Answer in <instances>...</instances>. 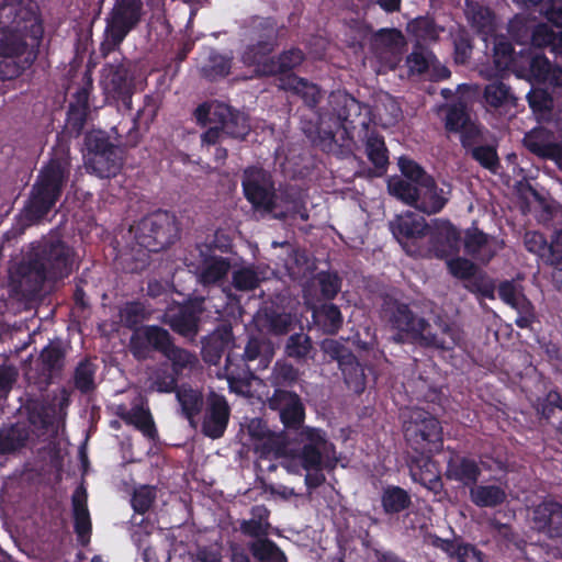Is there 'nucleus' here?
<instances>
[{"mask_svg":"<svg viewBox=\"0 0 562 562\" xmlns=\"http://www.w3.org/2000/svg\"><path fill=\"white\" fill-rule=\"evenodd\" d=\"M43 35L35 0H3L0 4V80L18 77L36 58Z\"/></svg>","mask_w":562,"mask_h":562,"instance_id":"obj_1","label":"nucleus"},{"mask_svg":"<svg viewBox=\"0 0 562 562\" xmlns=\"http://www.w3.org/2000/svg\"><path fill=\"white\" fill-rule=\"evenodd\" d=\"M74 262V249L58 236L49 235L32 244L30 251L10 271L11 284L23 296L34 295L45 280L67 277Z\"/></svg>","mask_w":562,"mask_h":562,"instance_id":"obj_2","label":"nucleus"},{"mask_svg":"<svg viewBox=\"0 0 562 562\" xmlns=\"http://www.w3.org/2000/svg\"><path fill=\"white\" fill-rule=\"evenodd\" d=\"M380 316L393 331L392 340L397 344L416 342L424 347L452 350L463 340V333L456 324L437 318V330L432 331L424 317L415 314L408 304L393 297L384 299Z\"/></svg>","mask_w":562,"mask_h":562,"instance_id":"obj_3","label":"nucleus"},{"mask_svg":"<svg viewBox=\"0 0 562 562\" xmlns=\"http://www.w3.org/2000/svg\"><path fill=\"white\" fill-rule=\"evenodd\" d=\"M296 443V448L289 449L284 468L292 473L305 470L306 486L316 488L325 482L322 470L334 469L337 464L335 446L328 440L323 429L308 426L299 431Z\"/></svg>","mask_w":562,"mask_h":562,"instance_id":"obj_4","label":"nucleus"},{"mask_svg":"<svg viewBox=\"0 0 562 562\" xmlns=\"http://www.w3.org/2000/svg\"><path fill=\"white\" fill-rule=\"evenodd\" d=\"M70 175L68 148L54 153L49 161L41 169L32 187L30 198L22 211L25 225L41 221L59 200Z\"/></svg>","mask_w":562,"mask_h":562,"instance_id":"obj_5","label":"nucleus"},{"mask_svg":"<svg viewBox=\"0 0 562 562\" xmlns=\"http://www.w3.org/2000/svg\"><path fill=\"white\" fill-rule=\"evenodd\" d=\"M143 14L142 0H114L105 19L104 40L100 47L104 57L120 47L126 35L138 25Z\"/></svg>","mask_w":562,"mask_h":562,"instance_id":"obj_6","label":"nucleus"},{"mask_svg":"<svg viewBox=\"0 0 562 562\" xmlns=\"http://www.w3.org/2000/svg\"><path fill=\"white\" fill-rule=\"evenodd\" d=\"M387 189L392 195L427 214L438 213L448 201L445 191L437 187L432 177L424 178V182L418 186L407 180L389 179Z\"/></svg>","mask_w":562,"mask_h":562,"instance_id":"obj_7","label":"nucleus"},{"mask_svg":"<svg viewBox=\"0 0 562 562\" xmlns=\"http://www.w3.org/2000/svg\"><path fill=\"white\" fill-rule=\"evenodd\" d=\"M131 231L140 247L154 252L165 249L178 237L176 218L165 211L143 217Z\"/></svg>","mask_w":562,"mask_h":562,"instance_id":"obj_8","label":"nucleus"},{"mask_svg":"<svg viewBox=\"0 0 562 562\" xmlns=\"http://www.w3.org/2000/svg\"><path fill=\"white\" fill-rule=\"evenodd\" d=\"M272 50V43L270 41H260L257 45L249 46L243 54V61L246 65H255L256 72L260 76H276L285 77L291 75V70L300 66L304 60V54L301 49L292 48L282 53L278 59L267 56Z\"/></svg>","mask_w":562,"mask_h":562,"instance_id":"obj_9","label":"nucleus"},{"mask_svg":"<svg viewBox=\"0 0 562 562\" xmlns=\"http://www.w3.org/2000/svg\"><path fill=\"white\" fill-rule=\"evenodd\" d=\"M407 442L420 453L438 451L442 446V428L430 413L414 408L404 422Z\"/></svg>","mask_w":562,"mask_h":562,"instance_id":"obj_10","label":"nucleus"},{"mask_svg":"<svg viewBox=\"0 0 562 562\" xmlns=\"http://www.w3.org/2000/svg\"><path fill=\"white\" fill-rule=\"evenodd\" d=\"M124 130L121 124L112 128L117 136V146L109 144L103 138L88 137L90 154L85 162V167L89 173L95 175L99 178H111L120 173L123 158L119 148L121 146L119 140L123 139Z\"/></svg>","mask_w":562,"mask_h":562,"instance_id":"obj_11","label":"nucleus"},{"mask_svg":"<svg viewBox=\"0 0 562 562\" xmlns=\"http://www.w3.org/2000/svg\"><path fill=\"white\" fill-rule=\"evenodd\" d=\"M194 116L203 126L220 124L226 136L234 139L243 140L250 132L248 116L239 111H233L224 103H203L195 109Z\"/></svg>","mask_w":562,"mask_h":562,"instance_id":"obj_12","label":"nucleus"},{"mask_svg":"<svg viewBox=\"0 0 562 562\" xmlns=\"http://www.w3.org/2000/svg\"><path fill=\"white\" fill-rule=\"evenodd\" d=\"M241 186L246 199L256 210L270 213L276 209L274 183L268 171L259 167L245 169Z\"/></svg>","mask_w":562,"mask_h":562,"instance_id":"obj_13","label":"nucleus"},{"mask_svg":"<svg viewBox=\"0 0 562 562\" xmlns=\"http://www.w3.org/2000/svg\"><path fill=\"white\" fill-rule=\"evenodd\" d=\"M428 245L419 247L417 254L424 257L447 258L459 251L461 236L459 231L445 220H435L429 226Z\"/></svg>","mask_w":562,"mask_h":562,"instance_id":"obj_14","label":"nucleus"},{"mask_svg":"<svg viewBox=\"0 0 562 562\" xmlns=\"http://www.w3.org/2000/svg\"><path fill=\"white\" fill-rule=\"evenodd\" d=\"M231 408L226 398L210 391L205 398L202 431L205 436L217 439L223 436L229 419Z\"/></svg>","mask_w":562,"mask_h":562,"instance_id":"obj_15","label":"nucleus"},{"mask_svg":"<svg viewBox=\"0 0 562 562\" xmlns=\"http://www.w3.org/2000/svg\"><path fill=\"white\" fill-rule=\"evenodd\" d=\"M201 261L196 267L198 281L204 285H221L232 269L228 258L212 254L207 246L199 248Z\"/></svg>","mask_w":562,"mask_h":562,"instance_id":"obj_16","label":"nucleus"},{"mask_svg":"<svg viewBox=\"0 0 562 562\" xmlns=\"http://www.w3.org/2000/svg\"><path fill=\"white\" fill-rule=\"evenodd\" d=\"M532 528L550 539L562 537V505L544 501L532 509Z\"/></svg>","mask_w":562,"mask_h":562,"instance_id":"obj_17","label":"nucleus"},{"mask_svg":"<svg viewBox=\"0 0 562 562\" xmlns=\"http://www.w3.org/2000/svg\"><path fill=\"white\" fill-rule=\"evenodd\" d=\"M168 330L159 326L137 328L130 339V350L137 360L150 358L151 350L161 351L167 341Z\"/></svg>","mask_w":562,"mask_h":562,"instance_id":"obj_18","label":"nucleus"},{"mask_svg":"<svg viewBox=\"0 0 562 562\" xmlns=\"http://www.w3.org/2000/svg\"><path fill=\"white\" fill-rule=\"evenodd\" d=\"M269 406L279 412L285 427L297 428L304 420L305 412L297 394L277 389L269 398Z\"/></svg>","mask_w":562,"mask_h":562,"instance_id":"obj_19","label":"nucleus"},{"mask_svg":"<svg viewBox=\"0 0 562 562\" xmlns=\"http://www.w3.org/2000/svg\"><path fill=\"white\" fill-rule=\"evenodd\" d=\"M526 148L540 158L562 161V143L550 131L539 127L528 132L524 137Z\"/></svg>","mask_w":562,"mask_h":562,"instance_id":"obj_20","label":"nucleus"},{"mask_svg":"<svg viewBox=\"0 0 562 562\" xmlns=\"http://www.w3.org/2000/svg\"><path fill=\"white\" fill-rule=\"evenodd\" d=\"M502 247L501 241L476 227H471L465 232L464 249L481 262H488Z\"/></svg>","mask_w":562,"mask_h":562,"instance_id":"obj_21","label":"nucleus"},{"mask_svg":"<svg viewBox=\"0 0 562 562\" xmlns=\"http://www.w3.org/2000/svg\"><path fill=\"white\" fill-rule=\"evenodd\" d=\"M429 226L425 218L414 212H406L397 215L391 223L390 228L398 241L418 240L427 237Z\"/></svg>","mask_w":562,"mask_h":562,"instance_id":"obj_22","label":"nucleus"},{"mask_svg":"<svg viewBox=\"0 0 562 562\" xmlns=\"http://www.w3.org/2000/svg\"><path fill=\"white\" fill-rule=\"evenodd\" d=\"M115 414L126 424L133 425L140 430L144 436L154 438L156 434L155 424L149 409L144 406L140 397L135 400L131 408L124 404L117 405L115 407Z\"/></svg>","mask_w":562,"mask_h":562,"instance_id":"obj_23","label":"nucleus"},{"mask_svg":"<svg viewBox=\"0 0 562 562\" xmlns=\"http://www.w3.org/2000/svg\"><path fill=\"white\" fill-rule=\"evenodd\" d=\"M336 102L340 105L337 111V117L341 124V127L346 133H350L357 127L361 128L360 120L367 117L369 123L371 110L368 105L361 104L355 98L349 95H337Z\"/></svg>","mask_w":562,"mask_h":562,"instance_id":"obj_24","label":"nucleus"},{"mask_svg":"<svg viewBox=\"0 0 562 562\" xmlns=\"http://www.w3.org/2000/svg\"><path fill=\"white\" fill-rule=\"evenodd\" d=\"M247 430L252 439L255 450L261 456L279 453L281 451V436L270 431L263 420L259 418L250 419Z\"/></svg>","mask_w":562,"mask_h":562,"instance_id":"obj_25","label":"nucleus"},{"mask_svg":"<svg viewBox=\"0 0 562 562\" xmlns=\"http://www.w3.org/2000/svg\"><path fill=\"white\" fill-rule=\"evenodd\" d=\"M160 353L168 359L170 369L177 376L186 372H192L200 366L198 356L194 352L176 346L171 340L170 334H168L167 341Z\"/></svg>","mask_w":562,"mask_h":562,"instance_id":"obj_26","label":"nucleus"},{"mask_svg":"<svg viewBox=\"0 0 562 562\" xmlns=\"http://www.w3.org/2000/svg\"><path fill=\"white\" fill-rule=\"evenodd\" d=\"M104 83L108 90L120 95L126 109H131V79L125 65H108L103 70Z\"/></svg>","mask_w":562,"mask_h":562,"instance_id":"obj_27","label":"nucleus"},{"mask_svg":"<svg viewBox=\"0 0 562 562\" xmlns=\"http://www.w3.org/2000/svg\"><path fill=\"white\" fill-rule=\"evenodd\" d=\"M274 356L272 344L265 339L250 338L245 347L243 360L244 367H251V370H265L269 367Z\"/></svg>","mask_w":562,"mask_h":562,"instance_id":"obj_28","label":"nucleus"},{"mask_svg":"<svg viewBox=\"0 0 562 562\" xmlns=\"http://www.w3.org/2000/svg\"><path fill=\"white\" fill-rule=\"evenodd\" d=\"M361 130L359 136L366 144V153L369 160L376 168H384L389 162L387 149L384 139L374 131H370L367 117L360 120Z\"/></svg>","mask_w":562,"mask_h":562,"instance_id":"obj_29","label":"nucleus"},{"mask_svg":"<svg viewBox=\"0 0 562 562\" xmlns=\"http://www.w3.org/2000/svg\"><path fill=\"white\" fill-rule=\"evenodd\" d=\"M464 15L470 26L483 35L484 40L493 34L495 30L494 14L490 8L476 1L465 0Z\"/></svg>","mask_w":562,"mask_h":562,"instance_id":"obj_30","label":"nucleus"},{"mask_svg":"<svg viewBox=\"0 0 562 562\" xmlns=\"http://www.w3.org/2000/svg\"><path fill=\"white\" fill-rule=\"evenodd\" d=\"M146 386L149 392L171 393L177 390L178 376L169 363L161 362L146 369Z\"/></svg>","mask_w":562,"mask_h":562,"instance_id":"obj_31","label":"nucleus"},{"mask_svg":"<svg viewBox=\"0 0 562 562\" xmlns=\"http://www.w3.org/2000/svg\"><path fill=\"white\" fill-rule=\"evenodd\" d=\"M481 470L477 463L468 458L456 456L448 461L446 476L462 483L464 486H474Z\"/></svg>","mask_w":562,"mask_h":562,"instance_id":"obj_32","label":"nucleus"},{"mask_svg":"<svg viewBox=\"0 0 562 562\" xmlns=\"http://www.w3.org/2000/svg\"><path fill=\"white\" fill-rule=\"evenodd\" d=\"M218 378H225L231 392L238 395H248L250 393V382L254 378L250 366L239 368L228 356L223 374L217 373Z\"/></svg>","mask_w":562,"mask_h":562,"instance_id":"obj_33","label":"nucleus"},{"mask_svg":"<svg viewBox=\"0 0 562 562\" xmlns=\"http://www.w3.org/2000/svg\"><path fill=\"white\" fill-rule=\"evenodd\" d=\"M483 98L488 109L507 112L516 106L517 98L502 81H492L484 88Z\"/></svg>","mask_w":562,"mask_h":562,"instance_id":"obj_34","label":"nucleus"},{"mask_svg":"<svg viewBox=\"0 0 562 562\" xmlns=\"http://www.w3.org/2000/svg\"><path fill=\"white\" fill-rule=\"evenodd\" d=\"M278 86L282 90H290L300 95L305 104L311 108L315 106L322 98V92L316 85L293 74L280 77Z\"/></svg>","mask_w":562,"mask_h":562,"instance_id":"obj_35","label":"nucleus"},{"mask_svg":"<svg viewBox=\"0 0 562 562\" xmlns=\"http://www.w3.org/2000/svg\"><path fill=\"white\" fill-rule=\"evenodd\" d=\"M72 514L75 521V531L81 544H87L90 540L91 519L87 507V496L85 492L77 491L72 495Z\"/></svg>","mask_w":562,"mask_h":562,"instance_id":"obj_36","label":"nucleus"},{"mask_svg":"<svg viewBox=\"0 0 562 562\" xmlns=\"http://www.w3.org/2000/svg\"><path fill=\"white\" fill-rule=\"evenodd\" d=\"M411 476L430 491L438 492L442 487L437 467L428 457H422L411 465Z\"/></svg>","mask_w":562,"mask_h":562,"instance_id":"obj_37","label":"nucleus"},{"mask_svg":"<svg viewBox=\"0 0 562 562\" xmlns=\"http://www.w3.org/2000/svg\"><path fill=\"white\" fill-rule=\"evenodd\" d=\"M251 517L240 522V531L251 538H265L269 535L271 524L269 522L270 510L263 505H256L250 510Z\"/></svg>","mask_w":562,"mask_h":562,"instance_id":"obj_38","label":"nucleus"},{"mask_svg":"<svg viewBox=\"0 0 562 562\" xmlns=\"http://www.w3.org/2000/svg\"><path fill=\"white\" fill-rule=\"evenodd\" d=\"M470 499L479 507H496L506 499V492L497 485H477L470 487Z\"/></svg>","mask_w":562,"mask_h":562,"instance_id":"obj_39","label":"nucleus"},{"mask_svg":"<svg viewBox=\"0 0 562 562\" xmlns=\"http://www.w3.org/2000/svg\"><path fill=\"white\" fill-rule=\"evenodd\" d=\"M164 322L186 337H192L198 333V317L189 310L179 308L178 313H166Z\"/></svg>","mask_w":562,"mask_h":562,"instance_id":"obj_40","label":"nucleus"},{"mask_svg":"<svg viewBox=\"0 0 562 562\" xmlns=\"http://www.w3.org/2000/svg\"><path fill=\"white\" fill-rule=\"evenodd\" d=\"M374 112L385 127L396 124L402 116L398 102L389 93H382L376 98Z\"/></svg>","mask_w":562,"mask_h":562,"instance_id":"obj_41","label":"nucleus"},{"mask_svg":"<svg viewBox=\"0 0 562 562\" xmlns=\"http://www.w3.org/2000/svg\"><path fill=\"white\" fill-rule=\"evenodd\" d=\"M177 400L181 406L183 415L190 424L195 427L194 417L201 412L203 400L199 391L182 385L176 390Z\"/></svg>","mask_w":562,"mask_h":562,"instance_id":"obj_42","label":"nucleus"},{"mask_svg":"<svg viewBox=\"0 0 562 562\" xmlns=\"http://www.w3.org/2000/svg\"><path fill=\"white\" fill-rule=\"evenodd\" d=\"M381 502L386 514L401 513L412 504L409 494L404 488L393 485L383 490Z\"/></svg>","mask_w":562,"mask_h":562,"instance_id":"obj_43","label":"nucleus"},{"mask_svg":"<svg viewBox=\"0 0 562 562\" xmlns=\"http://www.w3.org/2000/svg\"><path fill=\"white\" fill-rule=\"evenodd\" d=\"M531 42L537 47H550L555 55H562V30L554 32L548 24L540 23L535 26Z\"/></svg>","mask_w":562,"mask_h":562,"instance_id":"obj_44","label":"nucleus"},{"mask_svg":"<svg viewBox=\"0 0 562 562\" xmlns=\"http://www.w3.org/2000/svg\"><path fill=\"white\" fill-rule=\"evenodd\" d=\"M316 323L327 334H336L342 325V315L338 306L334 304H323L313 311Z\"/></svg>","mask_w":562,"mask_h":562,"instance_id":"obj_45","label":"nucleus"},{"mask_svg":"<svg viewBox=\"0 0 562 562\" xmlns=\"http://www.w3.org/2000/svg\"><path fill=\"white\" fill-rule=\"evenodd\" d=\"M156 113L157 108L155 103L151 101L146 102L143 109L137 111V115L133 119V126L127 130L125 138L119 140L120 145L135 146L138 142L136 128L140 125L148 127V125L154 121Z\"/></svg>","mask_w":562,"mask_h":562,"instance_id":"obj_46","label":"nucleus"},{"mask_svg":"<svg viewBox=\"0 0 562 562\" xmlns=\"http://www.w3.org/2000/svg\"><path fill=\"white\" fill-rule=\"evenodd\" d=\"M249 550L258 562H286L284 553L271 540L259 538L249 544Z\"/></svg>","mask_w":562,"mask_h":562,"instance_id":"obj_47","label":"nucleus"},{"mask_svg":"<svg viewBox=\"0 0 562 562\" xmlns=\"http://www.w3.org/2000/svg\"><path fill=\"white\" fill-rule=\"evenodd\" d=\"M27 438L29 431L23 426L0 429V454L12 453L22 448Z\"/></svg>","mask_w":562,"mask_h":562,"instance_id":"obj_48","label":"nucleus"},{"mask_svg":"<svg viewBox=\"0 0 562 562\" xmlns=\"http://www.w3.org/2000/svg\"><path fill=\"white\" fill-rule=\"evenodd\" d=\"M339 369L342 372L346 384L356 393H361L366 387V374L356 357H348V360L341 363Z\"/></svg>","mask_w":562,"mask_h":562,"instance_id":"obj_49","label":"nucleus"},{"mask_svg":"<svg viewBox=\"0 0 562 562\" xmlns=\"http://www.w3.org/2000/svg\"><path fill=\"white\" fill-rule=\"evenodd\" d=\"M232 58L221 55L216 52H211L207 58L201 65V71L204 77L214 80L220 77H225L231 70Z\"/></svg>","mask_w":562,"mask_h":562,"instance_id":"obj_50","label":"nucleus"},{"mask_svg":"<svg viewBox=\"0 0 562 562\" xmlns=\"http://www.w3.org/2000/svg\"><path fill=\"white\" fill-rule=\"evenodd\" d=\"M258 324L261 330L273 335H284L290 330L292 318L285 313L266 312L258 317Z\"/></svg>","mask_w":562,"mask_h":562,"instance_id":"obj_51","label":"nucleus"},{"mask_svg":"<svg viewBox=\"0 0 562 562\" xmlns=\"http://www.w3.org/2000/svg\"><path fill=\"white\" fill-rule=\"evenodd\" d=\"M95 372L97 366L92 361L87 359L80 361L74 373V382L76 389H78L81 393L93 391L95 387Z\"/></svg>","mask_w":562,"mask_h":562,"instance_id":"obj_52","label":"nucleus"},{"mask_svg":"<svg viewBox=\"0 0 562 562\" xmlns=\"http://www.w3.org/2000/svg\"><path fill=\"white\" fill-rule=\"evenodd\" d=\"M499 297L516 311H526L530 303L524 295L521 288L513 281L502 282L498 286Z\"/></svg>","mask_w":562,"mask_h":562,"instance_id":"obj_53","label":"nucleus"},{"mask_svg":"<svg viewBox=\"0 0 562 562\" xmlns=\"http://www.w3.org/2000/svg\"><path fill=\"white\" fill-rule=\"evenodd\" d=\"M408 31L412 32L419 41L435 42L438 40L440 32L443 31L435 22L427 16L417 18L408 24Z\"/></svg>","mask_w":562,"mask_h":562,"instance_id":"obj_54","label":"nucleus"},{"mask_svg":"<svg viewBox=\"0 0 562 562\" xmlns=\"http://www.w3.org/2000/svg\"><path fill=\"white\" fill-rule=\"evenodd\" d=\"M299 379V371L291 363L284 360H278L269 378L273 386H290Z\"/></svg>","mask_w":562,"mask_h":562,"instance_id":"obj_55","label":"nucleus"},{"mask_svg":"<svg viewBox=\"0 0 562 562\" xmlns=\"http://www.w3.org/2000/svg\"><path fill=\"white\" fill-rule=\"evenodd\" d=\"M261 280L254 267H241L233 271L232 283L238 291H251L260 284Z\"/></svg>","mask_w":562,"mask_h":562,"instance_id":"obj_56","label":"nucleus"},{"mask_svg":"<svg viewBox=\"0 0 562 562\" xmlns=\"http://www.w3.org/2000/svg\"><path fill=\"white\" fill-rule=\"evenodd\" d=\"M404 38L402 33L396 29H381L374 32L371 43L374 49L385 48L394 50L403 45Z\"/></svg>","mask_w":562,"mask_h":562,"instance_id":"obj_57","label":"nucleus"},{"mask_svg":"<svg viewBox=\"0 0 562 562\" xmlns=\"http://www.w3.org/2000/svg\"><path fill=\"white\" fill-rule=\"evenodd\" d=\"M435 55L423 47L414 49L406 59V64L413 74H423L435 64Z\"/></svg>","mask_w":562,"mask_h":562,"instance_id":"obj_58","label":"nucleus"},{"mask_svg":"<svg viewBox=\"0 0 562 562\" xmlns=\"http://www.w3.org/2000/svg\"><path fill=\"white\" fill-rule=\"evenodd\" d=\"M312 350L311 338L303 334H294L288 338L285 345V352L289 357L295 359H304L308 356Z\"/></svg>","mask_w":562,"mask_h":562,"instance_id":"obj_59","label":"nucleus"},{"mask_svg":"<svg viewBox=\"0 0 562 562\" xmlns=\"http://www.w3.org/2000/svg\"><path fill=\"white\" fill-rule=\"evenodd\" d=\"M398 166L402 177H392L391 179L407 180L409 183L418 186L424 182V178L430 177L419 165L408 158L401 157L398 159Z\"/></svg>","mask_w":562,"mask_h":562,"instance_id":"obj_60","label":"nucleus"},{"mask_svg":"<svg viewBox=\"0 0 562 562\" xmlns=\"http://www.w3.org/2000/svg\"><path fill=\"white\" fill-rule=\"evenodd\" d=\"M470 121V116L462 104H452L448 108L445 126L449 132H459Z\"/></svg>","mask_w":562,"mask_h":562,"instance_id":"obj_61","label":"nucleus"},{"mask_svg":"<svg viewBox=\"0 0 562 562\" xmlns=\"http://www.w3.org/2000/svg\"><path fill=\"white\" fill-rule=\"evenodd\" d=\"M472 157L480 165L492 172H496L499 167V160L496 149L493 146H476L471 149Z\"/></svg>","mask_w":562,"mask_h":562,"instance_id":"obj_62","label":"nucleus"},{"mask_svg":"<svg viewBox=\"0 0 562 562\" xmlns=\"http://www.w3.org/2000/svg\"><path fill=\"white\" fill-rule=\"evenodd\" d=\"M156 492L153 486L143 485L134 491L132 506L136 513L144 514L153 505Z\"/></svg>","mask_w":562,"mask_h":562,"instance_id":"obj_63","label":"nucleus"},{"mask_svg":"<svg viewBox=\"0 0 562 562\" xmlns=\"http://www.w3.org/2000/svg\"><path fill=\"white\" fill-rule=\"evenodd\" d=\"M315 281L317 282L322 296L330 300L340 291V280L336 274L329 272H319Z\"/></svg>","mask_w":562,"mask_h":562,"instance_id":"obj_64","label":"nucleus"}]
</instances>
